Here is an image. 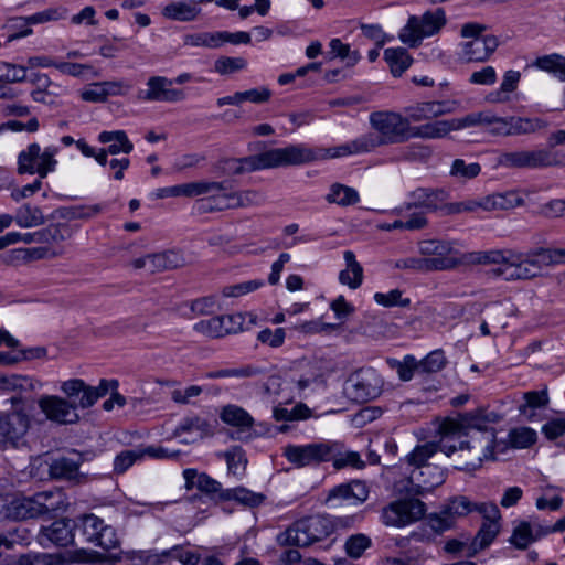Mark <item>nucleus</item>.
Returning <instances> with one entry per match:
<instances>
[{"label": "nucleus", "instance_id": "15", "mask_svg": "<svg viewBox=\"0 0 565 565\" xmlns=\"http://www.w3.org/2000/svg\"><path fill=\"white\" fill-rule=\"evenodd\" d=\"M79 460L64 456L50 458L49 460L36 458L31 463V473L36 476L34 469L44 466L51 479L78 484L86 480V476L79 471Z\"/></svg>", "mask_w": 565, "mask_h": 565}, {"label": "nucleus", "instance_id": "21", "mask_svg": "<svg viewBox=\"0 0 565 565\" xmlns=\"http://www.w3.org/2000/svg\"><path fill=\"white\" fill-rule=\"evenodd\" d=\"M74 540L71 520H56L47 526H42L39 534V543L47 547L50 544L66 546Z\"/></svg>", "mask_w": 565, "mask_h": 565}, {"label": "nucleus", "instance_id": "10", "mask_svg": "<svg viewBox=\"0 0 565 565\" xmlns=\"http://www.w3.org/2000/svg\"><path fill=\"white\" fill-rule=\"evenodd\" d=\"M31 423V415L23 407L0 413V449L25 446Z\"/></svg>", "mask_w": 565, "mask_h": 565}, {"label": "nucleus", "instance_id": "7", "mask_svg": "<svg viewBox=\"0 0 565 565\" xmlns=\"http://www.w3.org/2000/svg\"><path fill=\"white\" fill-rule=\"evenodd\" d=\"M468 439H459L457 445V451L461 452V456L467 460L462 467H458L461 470H476L481 467L484 460L494 459V447L497 444L495 429H488L481 433H473L471 435H465Z\"/></svg>", "mask_w": 565, "mask_h": 565}, {"label": "nucleus", "instance_id": "52", "mask_svg": "<svg viewBox=\"0 0 565 565\" xmlns=\"http://www.w3.org/2000/svg\"><path fill=\"white\" fill-rule=\"evenodd\" d=\"M227 463L228 472L234 476H239L244 472L247 459L243 449L238 446H233L223 454Z\"/></svg>", "mask_w": 565, "mask_h": 565}, {"label": "nucleus", "instance_id": "39", "mask_svg": "<svg viewBox=\"0 0 565 565\" xmlns=\"http://www.w3.org/2000/svg\"><path fill=\"white\" fill-rule=\"evenodd\" d=\"M326 200L329 203H334L340 206H349L356 204L360 201V195L358 191L351 186L334 183L330 186Z\"/></svg>", "mask_w": 565, "mask_h": 565}, {"label": "nucleus", "instance_id": "33", "mask_svg": "<svg viewBox=\"0 0 565 565\" xmlns=\"http://www.w3.org/2000/svg\"><path fill=\"white\" fill-rule=\"evenodd\" d=\"M210 433V425L209 423L198 416H186L181 419L179 425L173 430L172 436L174 438H181L183 435H190L191 438H184L182 439V443L189 444L191 441H194L195 439L200 438L202 439Z\"/></svg>", "mask_w": 565, "mask_h": 565}, {"label": "nucleus", "instance_id": "30", "mask_svg": "<svg viewBox=\"0 0 565 565\" xmlns=\"http://www.w3.org/2000/svg\"><path fill=\"white\" fill-rule=\"evenodd\" d=\"M447 196V192L443 189L418 188L409 193L411 201L406 203L405 209L423 207L427 211H436Z\"/></svg>", "mask_w": 565, "mask_h": 565}, {"label": "nucleus", "instance_id": "18", "mask_svg": "<svg viewBox=\"0 0 565 565\" xmlns=\"http://www.w3.org/2000/svg\"><path fill=\"white\" fill-rule=\"evenodd\" d=\"M39 408L45 417L58 424H73L78 420L76 402H68L57 395H43L38 401Z\"/></svg>", "mask_w": 565, "mask_h": 565}, {"label": "nucleus", "instance_id": "32", "mask_svg": "<svg viewBox=\"0 0 565 565\" xmlns=\"http://www.w3.org/2000/svg\"><path fill=\"white\" fill-rule=\"evenodd\" d=\"M369 490L365 483L361 481H352L342 483L332 488L328 495V501L342 500L350 504H359L367 499Z\"/></svg>", "mask_w": 565, "mask_h": 565}, {"label": "nucleus", "instance_id": "5", "mask_svg": "<svg viewBox=\"0 0 565 565\" xmlns=\"http://www.w3.org/2000/svg\"><path fill=\"white\" fill-rule=\"evenodd\" d=\"M62 503L58 492L43 491L32 497L6 498L4 519L24 520L57 511Z\"/></svg>", "mask_w": 565, "mask_h": 565}, {"label": "nucleus", "instance_id": "55", "mask_svg": "<svg viewBox=\"0 0 565 565\" xmlns=\"http://www.w3.org/2000/svg\"><path fill=\"white\" fill-rule=\"evenodd\" d=\"M498 532L499 524L497 522H483L471 544L473 553L489 546Z\"/></svg>", "mask_w": 565, "mask_h": 565}, {"label": "nucleus", "instance_id": "58", "mask_svg": "<svg viewBox=\"0 0 565 565\" xmlns=\"http://www.w3.org/2000/svg\"><path fill=\"white\" fill-rule=\"evenodd\" d=\"M374 300L377 305L390 307H408L411 305L409 298H403V292L399 289H392L388 292H376Z\"/></svg>", "mask_w": 565, "mask_h": 565}, {"label": "nucleus", "instance_id": "35", "mask_svg": "<svg viewBox=\"0 0 565 565\" xmlns=\"http://www.w3.org/2000/svg\"><path fill=\"white\" fill-rule=\"evenodd\" d=\"M384 60L394 77H399L413 63L412 56L404 47H390L384 51Z\"/></svg>", "mask_w": 565, "mask_h": 565}, {"label": "nucleus", "instance_id": "29", "mask_svg": "<svg viewBox=\"0 0 565 565\" xmlns=\"http://www.w3.org/2000/svg\"><path fill=\"white\" fill-rule=\"evenodd\" d=\"M61 391L68 402L75 401L77 407L88 408L96 403V395L93 393L92 386L87 385L83 380H67L62 383Z\"/></svg>", "mask_w": 565, "mask_h": 565}, {"label": "nucleus", "instance_id": "48", "mask_svg": "<svg viewBox=\"0 0 565 565\" xmlns=\"http://www.w3.org/2000/svg\"><path fill=\"white\" fill-rule=\"evenodd\" d=\"M438 450L441 451L440 440L438 444L426 443L424 445L417 446L411 454L407 455L406 458L409 465L414 466V468H418L424 465H428L426 461Z\"/></svg>", "mask_w": 565, "mask_h": 565}, {"label": "nucleus", "instance_id": "50", "mask_svg": "<svg viewBox=\"0 0 565 565\" xmlns=\"http://www.w3.org/2000/svg\"><path fill=\"white\" fill-rule=\"evenodd\" d=\"M258 370L250 365H245L241 367H224V369H217L212 370L205 373L204 377L209 380L214 379H224V377H236V379H243V377H252L258 374Z\"/></svg>", "mask_w": 565, "mask_h": 565}, {"label": "nucleus", "instance_id": "49", "mask_svg": "<svg viewBox=\"0 0 565 565\" xmlns=\"http://www.w3.org/2000/svg\"><path fill=\"white\" fill-rule=\"evenodd\" d=\"M375 143H344L341 146L324 149L323 158H341L350 154L370 152Z\"/></svg>", "mask_w": 565, "mask_h": 565}, {"label": "nucleus", "instance_id": "16", "mask_svg": "<svg viewBox=\"0 0 565 565\" xmlns=\"http://www.w3.org/2000/svg\"><path fill=\"white\" fill-rule=\"evenodd\" d=\"M418 250L424 262L434 263L435 266H431L429 271L452 269L460 263L455 256L456 250L451 242L425 239L419 242Z\"/></svg>", "mask_w": 565, "mask_h": 565}, {"label": "nucleus", "instance_id": "37", "mask_svg": "<svg viewBox=\"0 0 565 565\" xmlns=\"http://www.w3.org/2000/svg\"><path fill=\"white\" fill-rule=\"evenodd\" d=\"M225 190L215 191L209 193L210 196L199 201V209L203 212L223 211L227 209H234L233 193H227L228 189L226 182H223Z\"/></svg>", "mask_w": 565, "mask_h": 565}, {"label": "nucleus", "instance_id": "28", "mask_svg": "<svg viewBox=\"0 0 565 565\" xmlns=\"http://www.w3.org/2000/svg\"><path fill=\"white\" fill-rule=\"evenodd\" d=\"M523 402L519 404L518 409L521 416L529 422L540 420V412L546 409L550 403L547 388L540 391H529L523 394Z\"/></svg>", "mask_w": 565, "mask_h": 565}, {"label": "nucleus", "instance_id": "51", "mask_svg": "<svg viewBox=\"0 0 565 565\" xmlns=\"http://www.w3.org/2000/svg\"><path fill=\"white\" fill-rule=\"evenodd\" d=\"M3 536L7 550H12L15 545L26 546L33 537L31 531L24 525H18L3 532Z\"/></svg>", "mask_w": 565, "mask_h": 565}, {"label": "nucleus", "instance_id": "54", "mask_svg": "<svg viewBox=\"0 0 565 565\" xmlns=\"http://www.w3.org/2000/svg\"><path fill=\"white\" fill-rule=\"evenodd\" d=\"M274 418L277 422H290L307 419L311 416L310 408L305 404H297L291 409L285 407H275L273 411Z\"/></svg>", "mask_w": 565, "mask_h": 565}, {"label": "nucleus", "instance_id": "1", "mask_svg": "<svg viewBox=\"0 0 565 565\" xmlns=\"http://www.w3.org/2000/svg\"><path fill=\"white\" fill-rule=\"evenodd\" d=\"M315 158L316 156L311 150L292 145L286 148L270 149L241 159H227L224 161L223 170L226 173L239 174L288 164H300L313 160Z\"/></svg>", "mask_w": 565, "mask_h": 565}, {"label": "nucleus", "instance_id": "23", "mask_svg": "<svg viewBox=\"0 0 565 565\" xmlns=\"http://www.w3.org/2000/svg\"><path fill=\"white\" fill-rule=\"evenodd\" d=\"M224 183L221 182H190L182 183L172 186L161 188L158 190L157 196L160 199L171 198V196H185V198H194L205 193H212L215 191L225 190Z\"/></svg>", "mask_w": 565, "mask_h": 565}, {"label": "nucleus", "instance_id": "57", "mask_svg": "<svg viewBox=\"0 0 565 565\" xmlns=\"http://www.w3.org/2000/svg\"><path fill=\"white\" fill-rule=\"evenodd\" d=\"M62 18V14L60 13L58 9H46L41 12H36L29 17H19L13 18L11 21L17 22L22 25H32V24H41L46 23L50 21H56Z\"/></svg>", "mask_w": 565, "mask_h": 565}, {"label": "nucleus", "instance_id": "45", "mask_svg": "<svg viewBox=\"0 0 565 565\" xmlns=\"http://www.w3.org/2000/svg\"><path fill=\"white\" fill-rule=\"evenodd\" d=\"M535 65L545 72L554 73L561 81H565V57L559 54H550L537 57Z\"/></svg>", "mask_w": 565, "mask_h": 565}, {"label": "nucleus", "instance_id": "24", "mask_svg": "<svg viewBox=\"0 0 565 565\" xmlns=\"http://www.w3.org/2000/svg\"><path fill=\"white\" fill-rule=\"evenodd\" d=\"M473 511V502L467 497L450 499L440 511V514L433 520V526L439 531L449 529L457 518L465 516Z\"/></svg>", "mask_w": 565, "mask_h": 565}, {"label": "nucleus", "instance_id": "11", "mask_svg": "<svg viewBox=\"0 0 565 565\" xmlns=\"http://www.w3.org/2000/svg\"><path fill=\"white\" fill-rule=\"evenodd\" d=\"M499 163L508 168H542L553 164H565V153L554 146L531 151L502 153Z\"/></svg>", "mask_w": 565, "mask_h": 565}, {"label": "nucleus", "instance_id": "19", "mask_svg": "<svg viewBox=\"0 0 565 565\" xmlns=\"http://www.w3.org/2000/svg\"><path fill=\"white\" fill-rule=\"evenodd\" d=\"M220 418L226 425L236 428L232 438L236 440H247L252 437L254 418L243 407L230 404L222 408Z\"/></svg>", "mask_w": 565, "mask_h": 565}, {"label": "nucleus", "instance_id": "13", "mask_svg": "<svg viewBox=\"0 0 565 565\" xmlns=\"http://www.w3.org/2000/svg\"><path fill=\"white\" fill-rule=\"evenodd\" d=\"M56 160L51 148L41 149L38 143H31L18 156V172L20 174H38L45 178L54 170Z\"/></svg>", "mask_w": 565, "mask_h": 565}, {"label": "nucleus", "instance_id": "8", "mask_svg": "<svg viewBox=\"0 0 565 565\" xmlns=\"http://www.w3.org/2000/svg\"><path fill=\"white\" fill-rule=\"evenodd\" d=\"M341 454V445L331 440L306 445H287L284 448L286 459L297 468L318 466L330 461Z\"/></svg>", "mask_w": 565, "mask_h": 565}, {"label": "nucleus", "instance_id": "38", "mask_svg": "<svg viewBox=\"0 0 565 565\" xmlns=\"http://www.w3.org/2000/svg\"><path fill=\"white\" fill-rule=\"evenodd\" d=\"M163 15L177 21H192L199 13L200 8L192 2L177 1L164 7Z\"/></svg>", "mask_w": 565, "mask_h": 565}, {"label": "nucleus", "instance_id": "43", "mask_svg": "<svg viewBox=\"0 0 565 565\" xmlns=\"http://www.w3.org/2000/svg\"><path fill=\"white\" fill-rule=\"evenodd\" d=\"M221 31L186 34L183 43L192 47L217 49L222 46Z\"/></svg>", "mask_w": 565, "mask_h": 565}, {"label": "nucleus", "instance_id": "46", "mask_svg": "<svg viewBox=\"0 0 565 565\" xmlns=\"http://www.w3.org/2000/svg\"><path fill=\"white\" fill-rule=\"evenodd\" d=\"M74 234V228L67 223L50 224L43 228V244H58L70 239Z\"/></svg>", "mask_w": 565, "mask_h": 565}, {"label": "nucleus", "instance_id": "20", "mask_svg": "<svg viewBox=\"0 0 565 565\" xmlns=\"http://www.w3.org/2000/svg\"><path fill=\"white\" fill-rule=\"evenodd\" d=\"M444 470L436 465H424L413 468L409 472V482L417 494L429 492L445 482Z\"/></svg>", "mask_w": 565, "mask_h": 565}, {"label": "nucleus", "instance_id": "2", "mask_svg": "<svg viewBox=\"0 0 565 565\" xmlns=\"http://www.w3.org/2000/svg\"><path fill=\"white\" fill-rule=\"evenodd\" d=\"M500 416L486 408H478L472 412L458 415L456 418H445L438 428L440 434V449L450 457L457 451L455 439H461L465 435H471L476 431L481 433L488 429H494L491 424L498 423Z\"/></svg>", "mask_w": 565, "mask_h": 565}, {"label": "nucleus", "instance_id": "44", "mask_svg": "<svg viewBox=\"0 0 565 565\" xmlns=\"http://www.w3.org/2000/svg\"><path fill=\"white\" fill-rule=\"evenodd\" d=\"M390 366L396 370L398 377L403 382H408L413 379L415 373L419 374L417 360L414 355H405L402 361L391 359L387 360Z\"/></svg>", "mask_w": 565, "mask_h": 565}, {"label": "nucleus", "instance_id": "6", "mask_svg": "<svg viewBox=\"0 0 565 565\" xmlns=\"http://www.w3.org/2000/svg\"><path fill=\"white\" fill-rule=\"evenodd\" d=\"M553 266L547 248L536 247L526 252L513 249L511 267L503 270L508 281L531 280L542 275V270Z\"/></svg>", "mask_w": 565, "mask_h": 565}, {"label": "nucleus", "instance_id": "63", "mask_svg": "<svg viewBox=\"0 0 565 565\" xmlns=\"http://www.w3.org/2000/svg\"><path fill=\"white\" fill-rule=\"evenodd\" d=\"M194 330L210 338L223 337L222 320L220 316L199 321L194 324Z\"/></svg>", "mask_w": 565, "mask_h": 565}, {"label": "nucleus", "instance_id": "31", "mask_svg": "<svg viewBox=\"0 0 565 565\" xmlns=\"http://www.w3.org/2000/svg\"><path fill=\"white\" fill-rule=\"evenodd\" d=\"M513 249H491L486 252H473L465 256V260L470 264H498L495 269L498 276L503 277V270L511 267Z\"/></svg>", "mask_w": 565, "mask_h": 565}, {"label": "nucleus", "instance_id": "36", "mask_svg": "<svg viewBox=\"0 0 565 565\" xmlns=\"http://www.w3.org/2000/svg\"><path fill=\"white\" fill-rule=\"evenodd\" d=\"M42 388V383L31 376L20 374H4L2 391L19 394L35 392Z\"/></svg>", "mask_w": 565, "mask_h": 565}, {"label": "nucleus", "instance_id": "4", "mask_svg": "<svg viewBox=\"0 0 565 565\" xmlns=\"http://www.w3.org/2000/svg\"><path fill=\"white\" fill-rule=\"evenodd\" d=\"M446 24L447 15L443 8L427 10L420 15H409L398 32V39L406 46L416 49L425 39L439 34Z\"/></svg>", "mask_w": 565, "mask_h": 565}, {"label": "nucleus", "instance_id": "62", "mask_svg": "<svg viewBox=\"0 0 565 565\" xmlns=\"http://www.w3.org/2000/svg\"><path fill=\"white\" fill-rule=\"evenodd\" d=\"M247 65V62L243 57H220L214 63V70L221 75H228L241 70H244Z\"/></svg>", "mask_w": 565, "mask_h": 565}, {"label": "nucleus", "instance_id": "60", "mask_svg": "<svg viewBox=\"0 0 565 565\" xmlns=\"http://www.w3.org/2000/svg\"><path fill=\"white\" fill-rule=\"evenodd\" d=\"M26 78V67L8 62H0V82L19 83Z\"/></svg>", "mask_w": 565, "mask_h": 565}, {"label": "nucleus", "instance_id": "53", "mask_svg": "<svg viewBox=\"0 0 565 565\" xmlns=\"http://www.w3.org/2000/svg\"><path fill=\"white\" fill-rule=\"evenodd\" d=\"M329 47L331 56L345 61L348 66L355 65L361 57L358 51H352L350 45L343 43L340 39H332Z\"/></svg>", "mask_w": 565, "mask_h": 565}, {"label": "nucleus", "instance_id": "42", "mask_svg": "<svg viewBox=\"0 0 565 565\" xmlns=\"http://www.w3.org/2000/svg\"><path fill=\"white\" fill-rule=\"evenodd\" d=\"M183 262L182 255L174 250L151 254V273L178 268Z\"/></svg>", "mask_w": 565, "mask_h": 565}, {"label": "nucleus", "instance_id": "47", "mask_svg": "<svg viewBox=\"0 0 565 565\" xmlns=\"http://www.w3.org/2000/svg\"><path fill=\"white\" fill-rule=\"evenodd\" d=\"M145 459L142 446L134 449H126L119 452L114 459V471L116 473L126 472L135 462Z\"/></svg>", "mask_w": 565, "mask_h": 565}, {"label": "nucleus", "instance_id": "12", "mask_svg": "<svg viewBox=\"0 0 565 565\" xmlns=\"http://www.w3.org/2000/svg\"><path fill=\"white\" fill-rule=\"evenodd\" d=\"M372 127L387 137L425 138L422 136L424 125L411 127L408 118L394 111H374L370 115Z\"/></svg>", "mask_w": 565, "mask_h": 565}, {"label": "nucleus", "instance_id": "34", "mask_svg": "<svg viewBox=\"0 0 565 565\" xmlns=\"http://www.w3.org/2000/svg\"><path fill=\"white\" fill-rule=\"evenodd\" d=\"M343 258L345 260L347 268L340 271L339 281L351 289H356L363 281V268L360 263L356 262L355 255L352 250H345L343 253Z\"/></svg>", "mask_w": 565, "mask_h": 565}, {"label": "nucleus", "instance_id": "9", "mask_svg": "<svg viewBox=\"0 0 565 565\" xmlns=\"http://www.w3.org/2000/svg\"><path fill=\"white\" fill-rule=\"evenodd\" d=\"M477 125H494L493 131H508V121L487 111L472 113L460 119L438 120L424 125L422 136L428 139L444 138L448 132Z\"/></svg>", "mask_w": 565, "mask_h": 565}, {"label": "nucleus", "instance_id": "3", "mask_svg": "<svg viewBox=\"0 0 565 565\" xmlns=\"http://www.w3.org/2000/svg\"><path fill=\"white\" fill-rule=\"evenodd\" d=\"M335 529L329 515L316 514L300 519L278 535L280 545L309 546L328 537Z\"/></svg>", "mask_w": 565, "mask_h": 565}, {"label": "nucleus", "instance_id": "14", "mask_svg": "<svg viewBox=\"0 0 565 565\" xmlns=\"http://www.w3.org/2000/svg\"><path fill=\"white\" fill-rule=\"evenodd\" d=\"M426 512V505L419 499H404L390 503L382 511L385 525L402 527L420 520Z\"/></svg>", "mask_w": 565, "mask_h": 565}, {"label": "nucleus", "instance_id": "41", "mask_svg": "<svg viewBox=\"0 0 565 565\" xmlns=\"http://www.w3.org/2000/svg\"><path fill=\"white\" fill-rule=\"evenodd\" d=\"M222 495L223 500H234L249 508L258 507L265 500V495L263 493L253 492L243 487L226 489Z\"/></svg>", "mask_w": 565, "mask_h": 565}, {"label": "nucleus", "instance_id": "27", "mask_svg": "<svg viewBox=\"0 0 565 565\" xmlns=\"http://www.w3.org/2000/svg\"><path fill=\"white\" fill-rule=\"evenodd\" d=\"M547 534H550L548 526H543L536 521H523L515 526L510 541L515 547L524 550Z\"/></svg>", "mask_w": 565, "mask_h": 565}, {"label": "nucleus", "instance_id": "56", "mask_svg": "<svg viewBox=\"0 0 565 565\" xmlns=\"http://www.w3.org/2000/svg\"><path fill=\"white\" fill-rule=\"evenodd\" d=\"M419 374H430L439 372L446 365V358L443 350H435L428 353L424 359L417 361Z\"/></svg>", "mask_w": 565, "mask_h": 565}, {"label": "nucleus", "instance_id": "22", "mask_svg": "<svg viewBox=\"0 0 565 565\" xmlns=\"http://www.w3.org/2000/svg\"><path fill=\"white\" fill-rule=\"evenodd\" d=\"M173 81L163 76H152L147 82V89L140 96L147 102H179L184 98L181 90L171 88Z\"/></svg>", "mask_w": 565, "mask_h": 565}, {"label": "nucleus", "instance_id": "17", "mask_svg": "<svg viewBox=\"0 0 565 565\" xmlns=\"http://www.w3.org/2000/svg\"><path fill=\"white\" fill-rule=\"evenodd\" d=\"M383 379L372 367L361 369L348 380L347 391L350 396L359 402L376 398L383 388Z\"/></svg>", "mask_w": 565, "mask_h": 565}, {"label": "nucleus", "instance_id": "61", "mask_svg": "<svg viewBox=\"0 0 565 565\" xmlns=\"http://www.w3.org/2000/svg\"><path fill=\"white\" fill-rule=\"evenodd\" d=\"M232 201L234 209L256 206L264 202V195L255 190L233 192Z\"/></svg>", "mask_w": 565, "mask_h": 565}, {"label": "nucleus", "instance_id": "64", "mask_svg": "<svg viewBox=\"0 0 565 565\" xmlns=\"http://www.w3.org/2000/svg\"><path fill=\"white\" fill-rule=\"evenodd\" d=\"M83 534L88 542L95 543L105 524L102 519L94 514H88L82 521Z\"/></svg>", "mask_w": 565, "mask_h": 565}, {"label": "nucleus", "instance_id": "25", "mask_svg": "<svg viewBox=\"0 0 565 565\" xmlns=\"http://www.w3.org/2000/svg\"><path fill=\"white\" fill-rule=\"evenodd\" d=\"M461 56L468 62H484L490 58L499 46L495 35L477 38L460 44Z\"/></svg>", "mask_w": 565, "mask_h": 565}, {"label": "nucleus", "instance_id": "40", "mask_svg": "<svg viewBox=\"0 0 565 565\" xmlns=\"http://www.w3.org/2000/svg\"><path fill=\"white\" fill-rule=\"evenodd\" d=\"M14 222L20 227L30 228L42 225L45 217L40 207L26 203L17 210Z\"/></svg>", "mask_w": 565, "mask_h": 565}, {"label": "nucleus", "instance_id": "59", "mask_svg": "<svg viewBox=\"0 0 565 565\" xmlns=\"http://www.w3.org/2000/svg\"><path fill=\"white\" fill-rule=\"evenodd\" d=\"M372 544V541L365 534L359 533L351 535L345 541L344 547L348 555L352 558H359L362 556L365 550Z\"/></svg>", "mask_w": 565, "mask_h": 565}, {"label": "nucleus", "instance_id": "26", "mask_svg": "<svg viewBox=\"0 0 565 565\" xmlns=\"http://www.w3.org/2000/svg\"><path fill=\"white\" fill-rule=\"evenodd\" d=\"M185 488L188 490L196 488L199 491L210 495L212 499L223 500V492L226 489L222 484L204 472H198L195 469H185L183 471Z\"/></svg>", "mask_w": 565, "mask_h": 565}]
</instances>
